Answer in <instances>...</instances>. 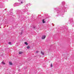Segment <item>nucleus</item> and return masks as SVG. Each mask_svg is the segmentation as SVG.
I'll list each match as a JSON object with an SVG mask.
<instances>
[{"instance_id":"1","label":"nucleus","mask_w":74,"mask_h":74,"mask_svg":"<svg viewBox=\"0 0 74 74\" xmlns=\"http://www.w3.org/2000/svg\"><path fill=\"white\" fill-rule=\"evenodd\" d=\"M45 37H46V36H45V35H43L42 36L41 38L42 39V40H44V39H45Z\"/></svg>"},{"instance_id":"2","label":"nucleus","mask_w":74,"mask_h":74,"mask_svg":"<svg viewBox=\"0 0 74 74\" xmlns=\"http://www.w3.org/2000/svg\"><path fill=\"white\" fill-rule=\"evenodd\" d=\"M41 53L42 54V55H44V52L41 51Z\"/></svg>"},{"instance_id":"3","label":"nucleus","mask_w":74,"mask_h":74,"mask_svg":"<svg viewBox=\"0 0 74 74\" xmlns=\"http://www.w3.org/2000/svg\"><path fill=\"white\" fill-rule=\"evenodd\" d=\"M27 48V49H30V46H28Z\"/></svg>"},{"instance_id":"4","label":"nucleus","mask_w":74,"mask_h":74,"mask_svg":"<svg viewBox=\"0 0 74 74\" xmlns=\"http://www.w3.org/2000/svg\"><path fill=\"white\" fill-rule=\"evenodd\" d=\"M23 53V52L22 51H19L18 53L19 54H22V53Z\"/></svg>"},{"instance_id":"5","label":"nucleus","mask_w":74,"mask_h":74,"mask_svg":"<svg viewBox=\"0 0 74 74\" xmlns=\"http://www.w3.org/2000/svg\"><path fill=\"white\" fill-rule=\"evenodd\" d=\"M44 20H45V19H43L42 20V22H43V23H45V21H44Z\"/></svg>"},{"instance_id":"6","label":"nucleus","mask_w":74,"mask_h":74,"mask_svg":"<svg viewBox=\"0 0 74 74\" xmlns=\"http://www.w3.org/2000/svg\"><path fill=\"white\" fill-rule=\"evenodd\" d=\"M9 63L10 65H12V62H9Z\"/></svg>"},{"instance_id":"7","label":"nucleus","mask_w":74,"mask_h":74,"mask_svg":"<svg viewBox=\"0 0 74 74\" xmlns=\"http://www.w3.org/2000/svg\"><path fill=\"white\" fill-rule=\"evenodd\" d=\"M1 63L2 64H5V63L4 62H2Z\"/></svg>"},{"instance_id":"8","label":"nucleus","mask_w":74,"mask_h":74,"mask_svg":"<svg viewBox=\"0 0 74 74\" xmlns=\"http://www.w3.org/2000/svg\"><path fill=\"white\" fill-rule=\"evenodd\" d=\"M25 44H26V45H28V44H27V42H25Z\"/></svg>"},{"instance_id":"9","label":"nucleus","mask_w":74,"mask_h":74,"mask_svg":"<svg viewBox=\"0 0 74 74\" xmlns=\"http://www.w3.org/2000/svg\"><path fill=\"white\" fill-rule=\"evenodd\" d=\"M50 66H51V67H52V64H51Z\"/></svg>"},{"instance_id":"10","label":"nucleus","mask_w":74,"mask_h":74,"mask_svg":"<svg viewBox=\"0 0 74 74\" xmlns=\"http://www.w3.org/2000/svg\"><path fill=\"white\" fill-rule=\"evenodd\" d=\"M11 44V42H8V44Z\"/></svg>"},{"instance_id":"11","label":"nucleus","mask_w":74,"mask_h":74,"mask_svg":"<svg viewBox=\"0 0 74 74\" xmlns=\"http://www.w3.org/2000/svg\"><path fill=\"white\" fill-rule=\"evenodd\" d=\"M36 52L37 53H38V51H36Z\"/></svg>"},{"instance_id":"12","label":"nucleus","mask_w":74,"mask_h":74,"mask_svg":"<svg viewBox=\"0 0 74 74\" xmlns=\"http://www.w3.org/2000/svg\"><path fill=\"white\" fill-rule=\"evenodd\" d=\"M23 3V2H21V3Z\"/></svg>"}]
</instances>
